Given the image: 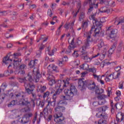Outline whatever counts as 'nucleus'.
I'll list each match as a JSON object with an SVG mask.
<instances>
[{
    "instance_id": "obj_50",
    "label": "nucleus",
    "mask_w": 124,
    "mask_h": 124,
    "mask_svg": "<svg viewBox=\"0 0 124 124\" xmlns=\"http://www.w3.org/2000/svg\"><path fill=\"white\" fill-rule=\"evenodd\" d=\"M65 64V62H64L62 60L59 61L58 62V65L61 67L63 66Z\"/></svg>"
},
{
    "instance_id": "obj_52",
    "label": "nucleus",
    "mask_w": 124,
    "mask_h": 124,
    "mask_svg": "<svg viewBox=\"0 0 124 124\" xmlns=\"http://www.w3.org/2000/svg\"><path fill=\"white\" fill-rule=\"evenodd\" d=\"M119 88L123 90L124 89V81L122 80L119 84Z\"/></svg>"
},
{
    "instance_id": "obj_8",
    "label": "nucleus",
    "mask_w": 124,
    "mask_h": 124,
    "mask_svg": "<svg viewBox=\"0 0 124 124\" xmlns=\"http://www.w3.org/2000/svg\"><path fill=\"white\" fill-rule=\"evenodd\" d=\"M68 85H69V81H68L67 80H58L57 81L55 85V89L57 90L55 92L56 94L58 95L60 94L62 92V89H60L61 87H63V88H64L65 87H67Z\"/></svg>"
},
{
    "instance_id": "obj_38",
    "label": "nucleus",
    "mask_w": 124,
    "mask_h": 124,
    "mask_svg": "<svg viewBox=\"0 0 124 124\" xmlns=\"http://www.w3.org/2000/svg\"><path fill=\"white\" fill-rule=\"evenodd\" d=\"M30 122V119L27 118V117L25 116V117H22L21 123V124H28Z\"/></svg>"
},
{
    "instance_id": "obj_11",
    "label": "nucleus",
    "mask_w": 124,
    "mask_h": 124,
    "mask_svg": "<svg viewBox=\"0 0 124 124\" xmlns=\"http://www.w3.org/2000/svg\"><path fill=\"white\" fill-rule=\"evenodd\" d=\"M74 23H75V19L73 22H71L70 23H66L64 25V28L66 30H69V28L72 35H75V31H74V29H73V26H74Z\"/></svg>"
},
{
    "instance_id": "obj_34",
    "label": "nucleus",
    "mask_w": 124,
    "mask_h": 124,
    "mask_svg": "<svg viewBox=\"0 0 124 124\" xmlns=\"http://www.w3.org/2000/svg\"><path fill=\"white\" fill-rule=\"evenodd\" d=\"M79 11H80V10L79 9L74 10V11H73L72 13V15L73 16V19H75V18L77 17L78 15V13H79Z\"/></svg>"
},
{
    "instance_id": "obj_22",
    "label": "nucleus",
    "mask_w": 124,
    "mask_h": 124,
    "mask_svg": "<svg viewBox=\"0 0 124 124\" xmlns=\"http://www.w3.org/2000/svg\"><path fill=\"white\" fill-rule=\"evenodd\" d=\"M48 104L46 107V108H45V110H46V111H49L50 112H52V109L50 108V105L51 106H52L53 107H55V105H56V100H53L52 102L48 101Z\"/></svg>"
},
{
    "instance_id": "obj_41",
    "label": "nucleus",
    "mask_w": 124,
    "mask_h": 124,
    "mask_svg": "<svg viewBox=\"0 0 124 124\" xmlns=\"http://www.w3.org/2000/svg\"><path fill=\"white\" fill-rule=\"evenodd\" d=\"M89 20H87L83 22L81 25V28H82V29H87L89 26Z\"/></svg>"
},
{
    "instance_id": "obj_28",
    "label": "nucleus",
    "mask_w": 124,
    "mask_h": 124,
    "mask_svg": "<svg viewBox=\"0 0 124 124\" xmlns=\"http://www.w3.org/2000/svg\"><path fill=\"white\" fill-rule=\"evenodd\" d=\"M85 17H86V12H81L80 13V14L79 15V21L81 22V21H83L84 19H85Z\"/></svg>"
},
{
    "instance_id": "obj_39",
    "label": "nucleus",
    "mask_w": 124,
    "mask_h": 124,
    "mask_svg": "<svg viewBox=\"0 0 124 124\" xmlns=\"http://www.w3.org/2000/svg\"><path fill=\"white\" fill-rule=\"evenodd\" d=\"M12 73H13V70H10V71L8 70L4 72V76L7 77V76H9V75H11Z\"/></svg>"
},
{
    "instance_id": "obj_4",
    "label": "nucleus",
    "mask_w": 124,
    "mask_h": 124,
    "mask_svg": "<svg viewBox=\"0 0 124 124\" xmlns=\"http://www.w3.org/2000/svg\"><path fill=\"white\" fill-rule=\"evenodd\" d=\"M33 93V91L30 93H27L28 94H32V96L31 97V102H29L28 100L25 99L24 98L20 101V104L23 106H27L29 111H31V108H34L35 107V100L37 99L36 94Z\"/></svg>"
},
{
    "instance_id": "obj_58",
    "label": "nucleus",
    "mask_w": 124,
    "mask_h": 124,
    "mask_svg": "<svg viewBox=\"0 0 124 124\" xmlns=\"http://www.w3.org/2000/svg\"><path fill=\"white\" fill-rule=\"evenodd\" d=\"M106 121L103 120H100L98 122V124H106Z\"/></svg>"
},
{
    "instance_id": "obj_49",
    "label": "nucleus",
    "mask_w": 124,
    "mask_h": 124,
    "mask_svg": "<svg viewBox=\"0 0 124 124\" xmlns=\"http://www.w3.org/2000/svg\"><path fill=\"white\" fill-rule=\"evenodd\" d=\"M37 120V113L36 112L34 115V118H33L32 121V124H35V122H36Z\"/></svg>"
},
{
    "instance_id": "obj_21",
    "label": "nucleus",
    "mask_w": 124,
    "mask_h": 124,
    "mask_svg": "<svg viewBox=\"0 0 124 124\" xmlns=\"http://www.w3.org/2000/svg\"><path fill=\"white\" fill-rule=\"evenodd\" d=\"M47 75H48V77H47V80L49 81L48 84L50 86H52V85H54V84H56L57 83L56 80L54 79L55 78L54 76L50 74H47Z\"/></svg>"
},
{
    "instance_id": "obj_7",
    "label": "nucleus",
    "mask_w": 124,
    "mask_h": 124,
    "mask_svg": "<svg viewBox=\"0 0 124 124\" xmlns=\"http://www.w3.org/2000/svg\"><path fill=\"white\" fill-rule=\"evenodd\" d=\"M25 94H26V93L23 92H21L15 95H14L13 93H11L10 94V96L13 99L16 98V97H17V98H19L20 99L19 101V103H18V102L17 101V100H14L12 101L8 105V107H13L14 105H17V104H19L20 105H23L20 104V101H21V99H23V98H24V96H25Z\"/></svg>"
},
{
    "instance_id": "obj_60",
    "label": "nucleus",
    "mask_w": 124,
    "mask_h": 124,
    "mask_svg": "<svg viewBox=\"0 0 124 124\" xmlns=\"http://www.w3.org/2000/svg\"><path fill=\"white\" fill-rule=\"evenodd\" d=\"M47 15H49V17H52V16L53 15V13L52 12V10H51V9L48 10Z\"/></svg>"
},
{
    "instance_id": "obj_9",
    "label": "nucleus",
    "mask_w": 124,
    "mask_h": 124,
    "mask_svg": "<svg viewBox=\"0 0 124 124\" xmlns=\"http://www.w3.org/2000/svg\"><path fill=\"white\" fill-rule=\"evenodd\" d=\"M107 32H108L110 38H114L118 33V30L114 29V26L111 25L108 27Z\"/></svg>"
},
{
    "instance_id": "obj_14",
    "label": "nucleus",
    "mask_w": 124,
    "mask_h": 124,
    "mask_svg": "<svg viewBox=\"0 0 124 124\" xmlns=\"http://www.w3.org/2000/svg\"><path fill=\"white\" fill-rule=\"evenodd\" d=\"M11 57H12V54H11V52H10L6 57L3 58V64L7 65V64L11 63L12 61H13V60L11 59Z\"/></svg>"
},
{
    "instance_id": "obj_48",
    "label": "nucleus",
    "mask_w": 124,
    "mask_h": 124,
    "mask_svg": "<svg viewBox=\"0 0 124 124\" xmlns=\"http://www.w3.org/2000/svg\"><path fill=\"white\" fill-rule=\"evenodd\" d=\"M72 55L74 58H78V57H79V53L78 52V51H74Z\"/></svg>"
},
{
    "instance_id": "obj_15",
    "label": "nucleus",
    "mask_w": 124,
    "mask_h": 124,
    "mask_svg": "<svg viewBox=\"0 0 124 124\" xmlns=\"http://www.w3.org/2000/svg\"><path fill=\"white\" fill-rule=\"evenodd\" d=\"M100 3L102 4H105L107 6H109L110 7H114L116 6V4L115 1L113 0H101Z\"/></svg>"
},
{
    "instance_id": "obj_55",
    "label": "nucleus",
    "mask_w": 124,
    "mask_h": 124,
    "mask_svg": "<svg viewBox=\"0 0 124 124\" xmlns=\"http://www.w3.org/2000/svg\"><path fill=\"white\" fill-rule=\"evenodd\" d=\"M25 116L28 120H30V118H31V117H32V114L31 113H27V114H25Z\"/></svg>"
},
{
    "instance_id": "obj_59",
    "label": "nucleus",
    "mask_w": 124,
    "mask_h": 124,
    "mask_svg": "<svg viewBox=\"0 0 124 124\" xmlns=\"http://www.w3.org/2000/svg\"><path fill=\"white\" fill-rule=\"evenodd\" d=\"M62 61L64 62H68V57L67 56H64L62 58Z\"/></svg>"
},
{
    "instance_id": "obj_26",
    "label": "nucleus",
    "mask_w": 124,
    "mask_h": 124,
    "mask_svg": "<svg viewBox=\"0 0 124 124\" xmlns=\"http://www.w3.org/2000/svg\"><path fill=\"white\" fill-rule=\"evenodd\" d=\"M38 62V60H31L29 63V66H30V68H32L35 66V64H36Z\"/></svg>"
},
{
    "instance_id": "obj_1",
    "label": "nucleus",
    "mask_w": 124,
    "mask_h": 124,
    "mask_svg": "<svg viewBox=\"0 0 124 124\" xmlns=\"http://www.w3.org/2000/svg\"><path fill=\"white\" fill-rule=\"evenodd\" d=\"M93 26L91 27V30L90 32L86 33L87 40L85 42L83 46L79 48V51L81 53H84L86 50L90 49L91 45L93 42V39L91 37L92 33L93 32V36H98L101 31L102 23L100 21L95 19L93 21Z\"/></svg>"
},
{
    "instance_id": "obj_25",
    "label": "nucleus",
    "mask_w": 124,
    "mask_h": 124,
    "mask_svg": "<svg viewBox=\"0 0 124 124\" xmlns=\"http://www.w3.org/2000/svg\"><path fill=\"white\" fill-rule=\"evenodd\" d=\"M107 73H108V72H107L106 73L105 75H106V78H105V80H106V82H110V81H112L114 79L113 77V75L111 74L108 75H107Z\"/></svg>"
},
{
    "instance_id": "obj_24",
    "label": "nucleus",
    "mask_w": 124,
    "mask_h": 124,
    "mask_svg": "<svg viewBox=\"0 0 124 124\" xmlns=\"http://www.w3.org/2000/svg\"><path fill=\"white\" fill-rule=\"evenodd\" d=\"M45 48V46L43 45V44H42L39 47V50L36 51V58H40V56H41L42 52L41 50H43Z\"/></svg>"
},
{
    "instance_id": "obj_57",
    "label": "nucleus",
    "mask_w": 124,
    "mask_h": 124,
    "mask_svg": "<svg viewBox=\"0 0 124 124\" xmlns=\"http://www.w3.org/2000/svg\"><path fill=\"white\" fill-rule=\"evenodd\" d=\"M7 15V11L0 12V16H6Z\"/></svg>"
},
{
    "instance_id": "obj_51",
    "label": "nucleus",
    "mask_w": 124,
    "mask_h": 124,
    "mask_svg": "<svg viewBox=\"0 0 124 124\" xmlns=\"http://www.w3.org/2000/svg\"><path fill=\"white\" fill-rule=\"evenodd\" d=\"M106 103V100H99V105H104Z\"/></svg>"
},
{
    "instance_id": "obj_42",
    "label": "nucleus",
    "mask_w": 124,
    "mask_h": 124,
    "mask_svg": "<svg viewBox=\"0 0 124 124\" xmlns=\"http://www.w3.org/2000/svg\"><path fill=\"white\" fill-rule=\"evenodd\" d=\"M121 75V74L119 72H115L113 73L112 76L113 77V79H118L119 78V76Z\"/></svg>"
},
{
    "instance_id": "obj_19",
    "label": "nucleus",
    "mask_w": 124,
    "mask_h": 124,
    "mask_svg": "<svg viewBox=\"0 0 124 124\" xmlns=\"http://www.w3.org/2000/svg\"><path fill=\"white\" fill-rule=\"evenodd\" d=\"M86 87L88 88L89 90H91L93 91L96 88V86H95V84L94 82L92 81V80H87V82H86Z\"/></svg>"
},
{
    "instance_id": "obj_17",
    "label": "nucleus",
    "mask_w": 124,
    "mask_h": 124,
    "mask_svg": "<svg viewBox=\"0 0 124 124\" xmlns=\"http://www.w3.org/2000/svg\"><path fill=\"white\" fill-rule=\"evenodd\" d=\"M7 88V84L6 83H2L0 87V100L4 99L5 98V94H1V91H4V90Z\"/></svg>"
},
{
    "instance_id": "obj_56",
    "label": "nucleus",
    "mask_w": 124,
    "mask_h": 124,
    "mask_svg": "<svg viewBox=\"0 0 124 124\" xmlns=\"http://www.w3.org/2000/svg\"><path fill=\"white\" fill-rule=\"evenodd\" d=\"M89 19H90V20H92L93 21L94 20H96V18H95V15H91L89 16Z\"/></svg>"
},
{
    "instance_id": "obj_53",
    "label": "nucleus",
    "mask_w": 124,
    "mask_h": 124,
    "mask_svg": "<svg viewBox=\"0 0 124 124\" xmlns=\"http://www.w3.org/2000/svg\"><path fill=\"white\" fill-rule=\"evenodd\" d=\"M50 95V92L49 91H47L43 95V98H45L46 97H48Z\"/></svg>"
},
{
    "instance_id": "obj_10",
    "label": "nucleus",
    "mask_w": 124,
    "mask_h": 124,
    "mask_svg": "<svg viewBox=\"0 0 124 124\" xmlns=\"http://www.w3.org/2000/svg\"><path fill=\"white\" fill-rule=\"evenodd\" d=\"M55 122H56L55 124H64L65 121H64V117L62 116V112L59 113L56 115V117L54 119Z\"/></svg>"
},
{
    "instance_id": "obj_35",
    "label": "nucleus",
    "mask_w": 124,
    "mask_h": 124,
    "mask_svg": "<svg viewBox=\"0 0 124 124\" xmlns=\"http://www.w3.org/2000/svg\"><path fill=\"white\" fill-rule=\"evenodd\" d=\"M115 49H116V45H115V44H114L111 46V47L108 50L109 55H112V54H113V53H114Z\"/></svg>"
},
{
    "instance_id": "obj_45",
    "label": "nucleus",
    "mask_w": 124,
    "mask_h": 124,
    "mask_svg": "<svg viewBox=\"0 0 124 124\" xmlns=\"http://www.w3.org/2000/svg\"><path fill=\"white\" fill-rule=\"evenodd\" d=\"M8 22H9V20L8 19H5L4 20V23H3V24L1 25L0 26V29H1V28H7V26L5 24V23H7Z\"/></svg>"
},
{
    "instance_id": "obj_30",
    "label": "nucleus",
    "mask_w": 124,
    "mask_h": 124,
    "mask_svg": "<svg viewBox=\"0 0 124 124\" xmlns=\"http://www.w3.org/2000/svg\"><path fill=\"white\" fill-rule=\"evenodd\" d=\"M115 24L117 26L119 25H124V17H120L119 18L118 20L115 21Z\"/></svg>"
},
{
    "instance_id": "obj_5",
    "label": "nucleus",
    "mask_w": 124,
    "mask_h": 124,
    "mask_svg": "<svg viewBox=\"0 0 124 124\" xmlns=\"http://www.w3.org/2000/svg\"><path fill=\"white\" fill-rule=\"evenodd\" d=\"M107 53V49H105L104 50L102 51V53L100 54L98 53L96 55H93L92 57H89V54H88L87 52L81 54V57L83 60H84V61L86 62H90L93 59L97 58V57H99L100 59L103 60L104 58H105Z\"/></svg>"
},
{
    "instance_id": "obj_61",
    "label": "nucleus",
    "mask_w": 124,
    "mask_h": 124,
    "mask_svg": "<svg viewBox=\"0 0 124 124\" xmlns=\"http://www.w3.org/2000/svg\"><path fill=\"white\" fill-rule=\"evenodd\" d=\"M95 2H93V3L91 2L92 5L93 6L92 7L94 8H97V7H98V4L96 3L95 4L94 3Z\"/></svg>"
},
{
    "instance_id": "obj_31",
    "label": "nucleus",
    "mask_w": 124,
    "mask_h": 124,
    "mask_svg": "<svg viewBox=\"0 0 124 124\" xmlns=\"http://www.w3.org/2000/svg\"><path fill=\"white\" fill-rule=\"evenodd\" d=\"M99 10L101 13H110V10L108 9L106 7H101Z\"/></svg>"
},
{
    "instance_id": "obj_46",
    "label": "nucleus",
    "mask_w": 124,
    "mask_h": 124,
    "mask_svg": "<svg viewBox=\"0 0 124 124\" xmlns=\"http://www.w3.org/2000/svg\"><path fill=\"white\" fill-rule=\"evenodd\" d=\"M106 97H107V96L104 94L100 95L97 96V98L99 99V100H105Z\"/></svg>"
},
{
    "instance_id": "obj_20",
    "label": "nucleus",
    "mask_w": 124,
    "mask_h": 124,
    "mask_svg": "<svg viewBox=\"0 0 124 124\" xmlns=\"http://www.w3.org/2000/svg\"><path fill=\"white\" fill-rule=\"evenodd\" d=\"M84 78H80L78 80V88L81 90V91H83L85 88H86V82H88V81H84Z\"/></svg>"
},
{
    "instance_id": "obj_18",
    "label": "nucleus",
    "mask_w": 124,
    "mask_h": 124,
    "mask_svg": "<svg viewBox=\"0 0 124 124\" xmlns=\"http://www.w3.org/2000/svg\"><path fill=\"white\" fill-rule=\"evenodd\" d=\"M110 106L111 107V113H113L115 112L116 109H118V107H117V105H120V109H122L123 108V104H124V102H122L121 103H120L119 104H115L114 105H113V101H110Z\"/></svg>"
},
{
    "instance_id": "obj_29",
    "label": "nucleus",
    "mask_w": 124,
    "mask_h": 124,
    "mask_svg": "<svg viewBox=\"0 0 124 124\" xmlns=\"http://www.w3.org/2000/svg\"><path fill=\"white\" fill-rule=\"evenodd\" d=\"M46 86L40 85L38 86L37 91L40 92V93H44V92L46 91Z\"/></svg>"
},
{
    "instance_id": "obj_12",
    "label": "nucleus",
    "mask_w": 124,
    "mask_h": 124,
    "mask_svg": "<svg viewBox=\"0 0 124 124\" xmlns=\"http://www.w3.org/2000/svg\"><path fill=\"white\" fill-rule=\"evenodd\" d=\"M55 71V72H59V67L55 64H49L47 67L48 74L52 75V71Z\"/></svg>"
},
{
    "instance_id": "obj_33",
    "label": "nucleus",
    "mask_w": 124,
    "mask_h": 124,
    "mask_svg": "<svg viewBox=\"0 0 124 124\" xmlns=\"http://www.w3.org/2000/svg\"><path fill=\"white\" fill-rule=\"evenodd\" d=\"M104 92V90L103 89H99L97 87H96L95 93L97 94H101V93H103Z\"/></svg>"
},
{
    "instance_id": "obj_64",
    "label": "nucleus",
    "mask_w": 124,
    "mask_h": 124,
    "mask_svg": "<svg viewBox=\"0 0 124 124\" xmlns=\"http://www.w3.org/2000/svg\"><path fill=\"white\" fill-rule=\"evenodd\" d=\"M45 104V103L43 102V101H40L39 105L41 107L43 108L44 107Z\"/></svg>"
},
{
    "instance_id": "obj_43",
    "label": "nucleus",
    "mask_w": 124,
    "mask_h": 124,
    "mask_svg": "<svg viewBox=\"0 0 124 124\" xmlns=\"http://www.w3.org/2000/svg\"><path fill=\"white\" fill-rule=\"evenodd\" d=\"M40 40H42L43 42H46L48 40V38L46 36V35H42L41 36Z\"/></svg>"
},
{
    "instance_id": "obj_2",
    "label": "nucleus",
    "mask_w": 124,
    "mask_h": 124,
    "mask_svg": "<svg viewBox=\"0 0 124 124\" xmlns=\"http://www.w3.org/2000/svg\"><path fill=\"white\" fill-rule=\"evenodd\" d=\"M33 74H34L33 79L30 74H28V76L24 78H17V80L19 83H24V86L27 93H31V92L34 91L35 89V85L29 84V82L37 83L39 81V78L41 77V75H40L38 69L36 70L34 69L33 70Z\"/></svg>"
},
{
    "instance_id": "obj_3",
    "label": "nucleus",
    "mask_w": 124,
    "mask_h": 124,
    "mask_svg": "<svg viewBox=\"0 0 124 124\" xmlns=\"http://www.w3.org/2000/svg\"><path fill=\"white\" fill-rule=\"evenodd\" d=\"M14 56V73L16 75H25L26 72L25 69L27 68V66L25 64H21V62L22 60H19L18 57L21 56L20 52L15 53Z\"/></svg>"
},
{
    "instance_id": "obj_62",
    "label": "nucleus",
    "mask_w": 124,
    "mask_h": 124,
    "mask_svg": "<svg viewBox=\"0 0 124 124\" xmlns=\"http://www.w3.org/2000/svg\"><path fill=\"white\" fill-rule=\"evenodd\" d=\"M101 109L102 111V112H105L106 111V110H107V109H108V107H107V106H104L102 108H101Z\"/></svg>"
},
{
    "instance_id": "obj_27",
    "label": "nucleus",
    "mask_w": 124,
    "mask_h": 124,
    "mask_svg": "<svg viewBox=\"0 0 124 124\" xmlns=\"http://www.w3.org/2000/svg\"><path fill=\"white\" fill-rule=\"evenodd\" d=\"M77 2L78 5H77V8L78 9H79V10H80V9H81V0H72V4H73V5H74V4H75L76 2Z\"/></svg>"
},
{
    "instance_id": "obj_36",
    "label": "nucleus",
    "mask_w": 124,
    "mask_h": 124,
    "mask_svg": "<svg viewBox=\"0 0 124 124\" xmlns=\"http://www.w3.org/2000/svg\"><path fill=\"white\" fill-rule=\"evenodd\" d=\"M80 67L81 69H82L83 70H89L90 66H89V64L85 63L80 65Z\"/></svg>"
},
{
    "instance_id": "obj_63",
    "label": "nucleus",
    "mask_w": 124,
    "mask_h": 124,
    "mask_svg": "<svg viewBox=\"0 0 124 124\" xmlns=\"http://www.w3.org/2000/svg\"><path fill=\"white\" fill-rule=\"evenodd\" d=\"M96 117L97 118H102V114L100 112H98L96 114Z\"/></svg>"
},
{
    "instance_id": "obj_16",
    "label": "nucleus",
    "mask_w": 124,
    "mask_h": 124,
    "mask_svg": "<svg viewBox=\"0 0 124 124\" xmlns=\"http://www.w3.org/2000/svg\"><path fill=\"white\" fill-rule=\"evenodd\" d=\"M124 119V113L118 112L116 115V120L114 121V124H118L121 123Z\"/></svg>"
},
{
    "instance_id": "obj_13",
    "label": "nucleus",
    "mask_w": 124,
    "mask_h": 124,
    "mask_svg": "<svg viewBox=\"0 0 124 124\" xmlns=\"http://www.w3.org/2000/svg\"><path fill=\"white\" fill-rule=\"evenodd\" d=\"M75 40V39L74 38H73V39L71 40V43L68 48H67L65 53L67 55H70L71 53L72 52V51L74 49V48H75V46H74V44H75V43L74 41Z\"/></svg>"
},
{
    "instance_id": "obj_23",
    "label": "nucleus",
    "mask_w": 124,
    "mask_h": 124,
    "mask_svg": "<svg viewBox=\"0 0 124 124\" xmlns=\"http://www.w3.org/2000/svg\"><path fill=\"white\" fill-rule=\"evenodd\" d=\"M98 48L99 50H100L101 48L104 49V50H107V46H105V45L104 44V41H103V40L101 39L99 41L98 44Z\"/></svg>"
},
{
    "instance_id": "obj_44",
    "label": "nucleus",
    "mask_w": 124,
    "mask_h": 124,
    "mask_svg": "<svg viewBox=\"0 0 124 124\" xmlns=\"http://www.w3.org/2000/svg\"><path fill=\"white\" fill-rule=\"evenodd\" d=\"M93 76L95 80H97V81H98V82H99V81H100V80L101 79V76H100V75L97 76L96 74H93Z\"/></svg>"
},
{
    "instance_id": "obj_37",
    "label": "nucleus",
    "mask_w": 124,
    "mask_h": 124,
    "mask_svg": "<svg viewBox=\"0 0 124 124\" xmlns=\"http://www.w3.org/2000/svg\"><path fill=\"white\" fill-rule=\"evenodd\" d=\"M65 100H61L58 103L59 106H65L67 104V102L65 101Z\"/></svg>"
},
{
    "instance_id": "obj_6",
    "label": "nucleus",
    "mask_w": 124,
    "mask_h": 124,
    "mask_svg": "<svg viewBox=\"0 0 124 124\" xmlns=\"http://www.w3.org/2000/svg\"><path fill=\"white\" fill-rule=\"evenodd\" d=\"M77 92V89L75 86L72 85L69 89H65L64 90V94L65 96H62L61 97L62 99L64 100H70L72 99V97L74 96V93Z\"/></svg>"
},
{
    "instance_id": "obj_47",
    "label": "nucleus",
    "mask_w": 124,
    "mask_h": 124,
    "mask_svg": "<svg viewBox=\"0 0 124 124\" xmlns=\"http://www.w3.org/2000/svg\"><path fill=\"white\" fill-rule=\"evenodd\" d=\"M72 1V0H70V1H68L67 2H66L65 1H63L62 3V5H63L64 6H65L66 5H69L70 4V2Z\"/></svg>"
},
{
    "instance_id": "obj_40",
    "label": "nucleus",
    "mask_w": 124,
    "mask_h": 124,
    "mask_svg": "<svg viewBox=\"0 0 124 124\" xmlns=\"http://www.w3.org/2000/svg\"><path fill=\"white\" fill-rule=\"evenodd\" d=\"M55 111H60L61 112H63L65 110V108L62 107V106H59L58 107L56 108L55 109Z\"/></svg>"
},
{
    "instance_id": "obj_54",
    "label": "nucleus",
    "mask_w": 124,
    "mask_h": 124,
    "mask_svg": "<svg viewBox=\"0 0 124 124\" xmlns=\"http://www.w3.org/2000/svg\"><path fill=\"white\" fill-rule=\"evenodd\" d=\"M123 48V42H121L119 45L118 46L117 50L118 51H122V49Z\"/></svg>"
},
{
    "instance_id": "obj_32",
    "label": "nucleus",
    "mask_w": 124,
    "mask_h": 124,
    "mask_svg": "<svg viewBox=\"0 0 124 124\" xmlns=\"http://www.w3.org/2000/svg\"><path fill=\"white\" fill-rule=\"evenodd\" d=\"M46 52H48V54L49 56H54L55 53V49H52L51 51V47L48 46L46 49Z\"/></svg>"
}]
</instances>
